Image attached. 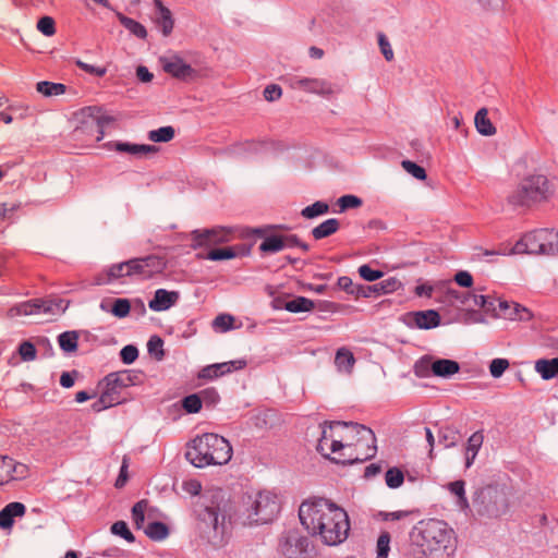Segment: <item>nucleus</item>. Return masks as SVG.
I'll return each instance as SVG.
<instances>
[{"label": "nucleus", "mask_w": 558, "mask_h": 558, "mask_svg": "<svg viewBox=\"0 0 558 558\" xmlns=\"http://www.w3.org/2000/svg\"><path fill=\"white\" fill-rule=\"evenodd\" d=\"M299 518L305 530L325 545H339L349 536L347 511L326 499L303 501L299 508Z\"/></svg>", "instance_id": "1"}, {"label": "nucleus", "mask_w": 558, "mask_h": 558, "mask_svg": "<svg viewBox=\"0 0 558 558\" xmlns=\"http://www.w3.org/2000/svg\"><path fill=\"white\" fill-rule=\"evenodd\" d=\"M413 558H450L457 548L454 531L437 519L422 520L410 532Z\"/></svg>", "instance_id": "2"}, {"label": "nucleus", "mask_w": 558, "mask_h": 558, "mask_svg": "<svg viewBox=\"0 0 558 558\" xmlns=\"http://www.w3.org/2000/svg\"><path fill=\"white\" fill-rule=\"evenodd\" d=\"M364 425L347 422L325 423L317 451L335 463L352 464L354 445Z\"/></svg>", "instance_id": "3"}, {"label": "nucleus", "mask_w": 558, "mask_h": 558, "mask_svg": "<svg viewBox=\"0 0 558 558\" xmlns=\"http://www.w3.org/2000/svg\"><path fill=\"white\" fill-rule=\"evenodd\" d=\"M185 457L196 468L222 465L231 460L232 447L222 436L206 433L192 440Z\"/></svg>", "instance_id": "4"}, {"label": "nucleus", "mask_w": 558, "mask_h": 558, "mask_svg": "<svg viewBox=\"0 0 558 558\" xmlns=\"http://www.w3.org/2000/svg\"><path fill=\"white\" fill-rule=\"evenodd\" d=\"M280 511V501L276 494L262 490L246 497L240 519L244 525L266 524L271 522Z\"/></svg>", "instance_id": "5"}, {"label": "nucleus", "mask_w": 558, "mask_h": 558, "mask_svg": "<svg viewBox=\"0 0 558 558\" xmlns=\"http://www.w3.org/2000/svg\"><path fill=\"white\" fill-rule=\"evenodd\" d=\"M511 254H558V231L539 229L524 234L512 247Z\"/></svg>", "instance_id": "6"}, {"label": "nucleus", "mask_w": 558, "mask_h": 558, "mask_svg": "<svg viewBox=\"0 0 558 558\" xmlns=\"http://www.w3.org/2000/svg\"><path fill=\"white\" fill-rule=\"evenodd\" d=\"M550 195L549 182L543 174H531L522 179L517 190L509 196L512 205L529 206L545 201Z\"/></svg>", "instance_id": "7"}, {"label": "nucleus", "mask_w": 558, "mask_h": 558, "mask_svg": "<svg viewBox=\"0 0 558 558\" xmlns=\"http://www.w3.org/2000/svg\"><path fill=\"white\" fill-rule=\"evenodd\" d=\"M196 527L199 535L214 545L222 542L226 532V515L218 505L204 506L196 510Z\"/></svg>", "instance_id": "8"}, {"label": "nucleus", "mask_w": 558, "mask_h": 558, "mask_svg": "<svg viewBox=\"0 0 558 558\" xmlns=\"http://www.w3.org/2000/svg\"><path fill=\"white\" fill-rule=\"evenodd\" d=\"M135 378L136 376L131 371L108 374L99 383L105 401L108 400L107 403H112L113 405L122 403L125 400L123 391L134 385Z\"/></svg>", "instance_id": "9"}, {"label": "nucleus", "mask_w": 558, "mask_h": 558, "mask_svg": "<svg viewBox=\"0 0 558 558\" xmlns=\"http://www.w3.org/2000/svg\"><path fill=\"white\" fill-rule=\"evenodd\" d=\"M292 89L303 90L305 93L316 94L324 98H331L341 93V87L325 78L291 76L287 80Z\"/></svg>", "instance_id": "10"}, {"label": "nucleus", "mask_w": 558, "mask_h": 558, "mask_svg": "<svg viewBox=\"0 0 558 558\" xmlns=\"http://www.w3.org/2000/svg\"><path fill=\"white\" fill-rule=\"evenodd\" d=\"M58 311L63 312L62 301H52L44 299H33L19 303L8 310L7 316L14 318L17 316H28L35 314H56Z\"/></svg>", "instance_id": "11"}, {"label": "nucleus", "mask_w": 558, "mask_h": 558, "mask_svg": "<svg viewBox=\"0 0 558 558\" xmlns=\"http://www.w3.org/2000/svg\"><path fill=\"white\" fill-rule=\"evenodd\" d=\"M131 276L142 280L150 279L163 272L167 260L159 255H147L144 257L131 258Z\"/></svg>", "instance_id": "12"}, {"label": "nucleus", "mask_w": 558, "mask_h": 558, "mask_svg": "<svg viewBox=\"0 0 558 558\" xmlns=\"http://www.w3.org/2000/svg\"><path fill=\"white\" fill-rule=\"evenodd\" d=\"M78 117H81V126L76 128L77 132L92 130L96 133V141L99 142L105 135V126L113 121L111 117L105 116L102 109L96 106L83 108Z\"/></svg>", "instance_id": "13"}, {"label": "nucleus", "mask_w": 558, "mask_h": 558, "mask_svg": "<svg viewBox=\"0 0 558 558\" xmlns=\"http://www.w3.org/2000/svg\"><path fill=\"white\" fill-rule=\"evenodd\" d=\"M279 550L287 558H305L310 539L295 530L284 532L279 538Z\"/></svg>", "instance_id": "14"}, {"label": "nucleus", "mask_w": 558, "mask_h": 558, "mask_svg": "<svg viewBox=\"0 0 558 558\" xmlns=\"http://www.w3.org/2000/svg\"><path fill=\"white\" fill-rule=\"evenodd\" d=\"M233 238V230L227 227H215L213 229L194 230L191 232L193 248L227 243Z\"/></svg>", "instance_id": "15"}, {"label": "nucleus", "mask_w": 558, "mask_h": 558, "mask_svg": "<svg viewBox=\"0 0 558 558\" xmlns=\"http://www.w3.org/2000/svg\"><path fill=\"white\" fill-rule=\"evenodd\" d=\"M159 62L166 73L178 80L189 82L198 76L197 70L193 69L178 54L161 57Z\"/></svg>", "instance_id": "16"}, {"label": "nucleus", "mask_w": 558, "mask_h": 558, "mask_svg": "<svg viewBox=\"0 0 558 558\" xmlns=\"http://www.w3.org/2000/svg\"><path fill=\"white\" fill-rule=\"evenodd\" d=\"M376 437L374 432L366 427L361 428V436L357 437L353 449L352 464L357 462H364L376 454Z\"/></svg>", "instance_id": "17"}, {"label": "nucleus", "mask_w": 558, "mask_h": 558, "mask_svg": "<svg viewBox=\"0 0 558 558\" xmlns=\"http://www.w3.org/2000/svg\"><path fill=\"white\" fill-rule=\"evenodd\" d=\"M28 475V466L22 462H16L8 456H0V485L10 481H19L26 478Z\"/></svg>", "instance_id": "18"}, {"label": "nucleus", "mask_w": 558, "mask_h": 558, "mask_svg": "<svg viewBox=\"0 0 558 558\" xmlns=\"http://www.w3.org/2000/svg\"><path fill=\"white\" fill-rule=\"evenodd\" d=\"M246 366L245 360H234L229 362L216 363L203 367L198 372L199 379L213 380L234 371L243 369Z\"/></svg>", "instance_id": "19"}, {"label": "nucleus", "mask_w": 558, "mask_h": 558, "mask_svg": "<svg viewBox=\"0 0 558 558\" xmlns=\"http://www.w3.org/2000/svg\"><path fill=\"white\" fill-rule=\"evenodd\" d=\"M282 226H268L255 230V233L264 236V241L259 244V251L263 253H277L283 250L280 234H267L269 230L282 229Z\"/></svg>", "instance_id": "20"}, {"label": "nucleus", "mask_w": 558, "mask_h": 558, "mask_svg": "<svg viewBox=\"0 0 558 558\" xmlns=\"http://www.w3.org/2000/svg\"><path fill=\"white\" fill-rule=\"evenodd\" d=\"M123 277H132L130 260L111 265L96 277V283L107 284Z\"/></svg>", "instance_id": "21"}, {"label": "nucleus", "mask_w": 558, "mask_h": 558, "mask_svg": "<svg viewBox=\"0 0 558 558\" xmlns=\"http://www.w3.org/2000/svg\"><path fill=\"white\" fill-rule=\"evenodd\" d=\"M179 300V293L177 291H167L165 289H158L155 292L154 298L149 301L148 306L155 312L167 311L173 306Z\"/></svg>", "instance_id": "22"}, {"label": "nucleus", "mask_w": 558, "mask_h": 558, "mask_svg": "<svg viewBox=\"0 0 558 558\" xmlns=\"http://www.w3.org/2000/svg\"><path fill=\"white\" fill-rule=\"evenodd\" d=\"M26 512V507L22 502H10L0 511V527L11 529L14 523V518L23 517Z\"/></svg>", "instance_id": "23"}, {"label": "nucleus", "mask_w": 558, "mask_h": 558, "mask_svg": "<svg viewBox=\"0 0 558 558\" xmlns=\"http://www.w3.org/2000/svg\"><path fill=\"white\" fill-rule=\"evenodd\" d=\"M414 325L420 329L435 328L440 324V316L434 310L411 313Z\"/></svg>", "instance_id": "24"}, {"label": "nucleus", "mask_w": 558, "mask_h": 558, "mask_svg": "<svg viewBox=\"0 0 558 558\" xmlns=\"http://www.w3.org/2000/svg\"><path fill=\"white\" fill-rule=\"evenodd\" d=\"M110 146H112L119 153H126L135 156L155 154L158 150V148L154 145L131 144L122 142L111 143Z\"/></svg>", "instance_id": "25"}, {"label": "nucleus", "mask_w": 558, "mask_h": 558, "mask_svg": "<svg viewBox=\"0 0 558 558\" xmlns=\"http://www.w3.org/2000/svg\"><path fill=\"white\" fill-rule=\"evenodd\" d=\"M432 367L433 376L444 378L451 377L460 371L459 363L448 359H436Z\"/></svg>", "instance_id": "26"}, {"label": "nucleus", "mask_w": 558, "mask_h": 558, "mask_svg": "<svg viewBox=\"0 0 558 558\" xmlns=\"http://www.w3.org/2000/svg\"><path fill=\"white\" fill-rule=\"evenodd\" d=\"M535 371L544 380H549L558 376V357L546 360L541 359L535 362Z\"/></svg>", "instance_id": "27"}, {"label": "nucleus", "mask_w": 558, "mask_h": 558, "mask_svg": "<svg viewBox=\"0 0 558 558\" xmlns=\"http://www.w3.org/2000/svg\"><path fill=\"white\" fill-rule=\"evenodd\" d=\"M335 364L339 372L351 374L355 364V357L347 348H340L336 353Z\"/></svg>", "instance_id": "28"}, {"label": "nucleus", "mask_w": 558, "mask_h": 558, "mask_svg": "<svg viewBox=\"0 0 558 558\" xmlns=\"http://www.w3.org/2000/svg\"><path fill=\"white\" fill-rule=\"evenodd\" d=\"M476 130L480 134L485 136H492L496 134V128L488 118V110L481 108L474 118Z\"/></svg>", "instance_id": "29"}, {"label": "nucleus", "mask_w": 558, "mask_h": 558, "mask_svg": "<svg viewBox=\"0 0 558 558\" xmlns=\"http://www.w3.org/2000/svg\"><path fill=\"white\" fill-rule=\"evenodd\" d=\"M340 228V222L336 218H330L318 225L312 230L315 240H322L336 233Z\"/></svg>", "instance_id": "30"}, {"label": "nucleus", "mask_w": 558, "mask_h": 558, "mask_svg": "<svg viewBox=\"0 0 558 558\" xmlns=\"http://www.w3.org/2000/svg\"><path fill=\"white\" fill-rule=\"evenodd\" d=\"M156 23L160 28L163 36H169L172 33L174 21L172 19L171 11L165 7L157 10Z\"/></svg>", "instance_id": "31"}, {"label": "nucleus", "mask_w": 558, "mask_h": 558, "mask_svg": "<svg viewBox=\"0 0 558 558\" xmlns=\"http://www.w3.org/2000/svg\"><path fill=\"white\" fill-rule=\"evenodd\" d=\"M283 308L291 313L310 312L314 308V302L304 296H296L292 300L286 301Z\"/></svg>", "instance_id": "32"}, {"label": "nucleus", "mask_w": 558, "mask_h": 558, "mask_svg": "<svg viewBox=\"0 0 558 558\" xmlns=\"http://www.w3.org/2000/svg\"><path fill=\"white\" fill-rule=\"evenodd\" d=\"M117 17H118L119 22L128 31H130V33H132L134 36H136L137 38H141V39H145L146 38L147 31L144 27V25H142L141 23H138L137 21H135V20H133L131 17H128V16L123 15L122 13H118Z\"/></svg>", "instance_id": "33"}, {"label": "nucleus", "mask_w": 558, "mask_h": 558, "mask_svg": "<svg viewBox=\"0 0 558 558\" xmlns=\"http://www.w3.org/2000/svg\"><path fill=\"white\" fill-rule=\"evenodd\" d=\"M36 90L46 97L59 96L65 93L66 86L61 83L41 81L37 83Z\"/></svg>", "instance_id": "34"}, {"label": "nucleus", "mask_w": 558, "mask_h": 558, "mask_svg": "<svg viewBox=\"0 0 558 558\" xmlns=\"http://www.w3.org/2000/svg\"><path fill=\"white\" fill-rule=\"evenodd\" d=\"M145 534L153 541H162L169 535L168 526L162 522H150L144 527Z\"/></svg>", "instance_id": "35"}, {"label": "nucleus", "mask_w": 558, "mask_h": 558, "mask_svg": "<svg viewBox=\"0 0 558 558\" xmlns=\"http://www.w3.org/2000/svg\"><path fill=\"white\" fill-rule=\"evenodd\" d=\"M435 357L432 355H424L418 359L414 364V374L420 378H426L433 375L432 365L435 363Z\"/></svg>", "instance_id": "36"}, {"label": "nucleus", "mask_w": 558, "mask_h": 558, "mask_svg": "<svg viewBox=\"0 0 558 558\" xmlns=\"http://www.w3.org/2000/svg\"><path fill=\"white\" fill-rule=\"evenodd\" d=\"M78 333L76 331H64L58 337L60 348L71 353L77 349Z\"/></svg>", "instance_id": "37"}, {"label": "nucleus", "mask_w": 558, "mask_h": 558, "mask_svg": "<svg viewBox=\"0 0 558 558\" xmlns=\"http://www.w3.org/2000/svg\"><path fill=\"white\" fill-rule=\"evenodd\" d=\"M500 307L505 311L512 310L511 313H505L506 316H508L511 319H518V320H530L532 318V313L526 307H523L517 303H514L512 306L508 305L507 303H500Z\"/></svg>", "instance_id": "38"}, {"label": "nucleus", "mask_w": 558, "mask_h": 558, "mask_svg": "<svg viewBox=\"0 0 558 558\" xmlns=\"http://www.w3.org/2000/svg\"><path fill=\"white\" fill-rule=\"evenodd\" d=\"M500 307L505 311L512 310L511 313H505L506 316H508L511 319H518V320H530L532 318V313L526 307H523L517 303H514L512 306L508 305L507 303H500Z\"/></svg>", "instance_id": "39"}, {"label": "nucleus", "mask_w": 558, "mask_h": 558, "mask_svg": "<svg viewBox=\"0 0 558 558\" xmlns=\"http://www.w3.org/2000/svg\"><path fill=\"white\" fill-rule=\"evenodd\" d=\"M464 486L465 483L463 481H454L448 484V489L458 497L457 504L463 510L469 508Z\"/></svg>", "instance_id": "40"}, {"label": "nucleus", "mask_w": 558, "mask_h": 558, "mask_svg": "<svg viewBox=\"0 0 558 558\" xmlns=\"http://www.w3.org/2000/svg\"><path fill=\"white\" fill-rule=\"evenodd\" d=\"M174 129L169 125L149 131L148 138L155 143H167L174 137Z\"/></svg>", "instance_id": "41"}, {"label": "nucleus", "mask_w": 558, "mask_h": 558, "mask_svg": "<svg viewBox=\"0 0 558 558\" xmlns=\"http://www.w3.org/2000/svg\"><path fill=\"white\" fill-rule=\"evenodd\" d=\"M391 289L387 288L385 282H379L374 286H356V296L369 298L373 294L389 293Z\"/></svg>", "instance_id": "42"}, {"label": "nucleus", "mask_w": 558, "mask_h": 558, "mask_svg": "<svg viewBox=\"0 0 558 558\" xmlns=\"http://www.w3.org/2000/svg\"><path fill=\"white\" fill-rule=\"evenodd\" d=\"M439 442L446 448L456 446L460 440V434L457 429L451 427H444L438 434Z\"/></svg>", "instance_id": "43"}, {"label": "nucleus", "mask_w": 558, "mask_h": 558, "mask_svg": "<svg viewBox=\"0 0 558 558\" xmlns=\"http://www.w3.org/2000/svg\"><path fill=\"white\" fill-rule=\"evenodd\" d=\"M329 206L327 203L317 201L314 204L306 206L302 209L301 215L306 219H312L317 216L328 213Z\"/></svg>", "instance_id": "44"}, {"label": "nucleus", "mask_w": 558, "mask_h": 558, "mask_svg": "<svg viewBox=\"0 0 558 558\" xmlns=\"http://www.w3.org/2000/svg\"><path fill=\"white\" fill-rule=\"evenodd\" d=\"M131 311V303L128 299H113L110 313L118 318L126 317Z\"/></svg>", "instance_id": "45"}, {"label": "nucleus", "mask_w": 558, "mask_h": 558, "mask_svg": "<svg viewBox=\"0 0 558 558\" xmlns=\"http://www.w3.org/2000/svg\"><path fill=\"white\" fill-rule=\"evenodd\" d=\"M148 506L146 500H140L132 508V520L136 526V529H144L145 522V510Z\"/></svg>", "instance_id": "46"}, {"label": "nucleus", "mask_w": 558, "mask_h": 558, "mask_svg": "<svg viewBox=\"0 0 558 558\" xmlns=\"http://www.w3.org/2000/svg\"><path fill=\"white\" fill-rule=\"evenodd\" d=\"M385 481L388 487L398 488L403 484V472L398 468H390L385 474Z\"/></svg>", "instance_id": "47"}, {"label": "nucleus", "mask_w": 558, "mask_h": 558, "mask_svg": "<svg viewBox=\"0 0 558 558\" xmlns=\"http://www.w3.org/2000/svg\"><path fill=\"white\" fill-rule=\"evenodd\" d=\"M233 325L234 317L229 314H220L213 322L214 329L221 332L232 329Z\"/></svg>", "instance_id": "48"}, {"label": "nucleus", "mask_w": 558, "mask_h": 558, "mask_svg": "<svg viewBox=\"0 0 558 558\" xmlns=\"http://www.w3.org/2000/svg\"><path fill=\"white\" fill-rule=\"evenodd\" d=\"M236 256V252L233 247L215 248L208 252L207 258L210 260H223L231 259Z\"/></svg>", "instance_id": "49"}, {"label": "nucleus", "mask_w": 558, "mask_h": 558, "mask_svg": "<svg viewBox=\"0 0 558 558\" xmlns=\"http://www.w3.org/2000/svg\"><path fill=\"white\" fill-rule=\"evenodd\" d=\"M182 407L187 413H197L202 409V399L198 393L190 395L182 401Z\"/></svg>", "instance_id": "50"}, {"label": "nucleus", "mask_w": 558, "mask_h": 558, "mask_svg": "<svg viewBox=\"0 0 558 558\" xmlns=\"http://www.w3.org/2000/svg\"><path fill=\"white\" fill-rule=\"evenodd\" d=\"M37 29L45 36H53L56 34V23L51 16H43L37 22Z\"/></svg>", "instance_id": "51"}, {"label": "nucleus", "mask_w": 558, "mask_h": 558, "mask_svg": "<svg viewBox=\"0 0 558 558\" xmlns=\"http://www.w3.org/2000/svg\"><path fill=\"white\" fill-rule=\"evenodd\" d=\"M111 532L123 537L129 543H133L135 541L134 535L131 533L128 524L124 521L114 522L111 526Z\"/></svg>", "instance_id": "52"}, {"label": "nucleus", "mask_w": 558, "mask_h": 558, "mask_svg": "<svg viewBox=\"0 0 558 558\" xmlns=\"http://www.w3.org/2000/svg\"><path fill=\"white\" fill-rule=\"evenodd\" d=\"M390 534L388 532L380 533L377 539V558H387L390 549Z\"/></svg>", "instance_id": "53"}, {"label": "nucleus", "mask_w": 558, "mask_h": 558, "mask_svg": "<svg viewBox=\"0 0 558 558\" xmlns=\"http://www.w3.org/2000/svg\"><path fill=\"white\" fill-rule=\"evenodd\" d=\"M402 168L413 175L417 180H424L426 178V171L423 167L416 165L415 162L411 160H403L402 161Z\"/></svg>", "instance_id": "54"}, {"label": "nucleus", "mask_w": 558, "mask_h": 558, "mask_svg": "<svg viewBox=\"0 0 558 558\" xmlns=\"http://www.w3.org/2000/svg\"><path fill=\"white\" fill-rule=\"evenodd\" d=\"M19 354L23 361H34L37 350L31 341H23L19 347Z\"/></svg>", "instance_id": "55"}, {"label": "nucleus", "mask_w": 558, "mask_h": 558, "mask_svg": "<svg viewBox=\"0 0 558 558\" xmlns=\"http://www.w3.org/2000/svg\"><path fill=\"white\" fill-rule=\"evenodd\" d=\"M281 240L283 248L298 246L303 252H307L310 250V246L306 243L300 241V239L295 234L281 235Z\"/></svg>", "instance_id": "56"}, {"label": "nucleus", "mask_w": 558, "mask_h": 558, "mask_svg": "<svg viewBox=\"0 0 558 558\" xmlns=\"http://www.w3.org/2000/svg\"><path fill=\"white\" fill-rule=\"evenodd\" d=\"M509 367V362L506 359H495L490 362L489 372L493 377H500L504 372Z\"/></svg>", "instance_id": "57"}, {"label": "nucleus", "mask_w": 558, "mask_h": 558, "mask_svg": "<svg viewBox=\"0 0 558 558\" xmlns=\"http://www.w3.org/2000/svg\"><path fill=\"white\" fill-rule=\"evenodd\" d=\"M338 205L341 210L357 208L362 205V199L355 195H343L338 199Z\"/></svg>", "instance_id": "58"}, {"label": "nucleus", "mask_w": 558, "mask_h": 558, "mask_svg": "<svg viewBox=\"0 0 558 558\" xmlns=\"http://www.w3.org/2000/svg\"><path fill=\"white\" fill-rule=\"evenodd\" d=\"M359 275L366 281H375L383 277L380 270H375L366 264L359 267Z\"/></svg>", "instance_id": "59"}, {"label": "nucleus", "mask_w": 558, "mask_h": 558, "mask_svg": "<svg viewBox=\"0 0 558 558\" xmlns=\"http://www.w3.org/2000/svg\"><path fill=\"white\" fill-rule=\"evenodd\" d=\"M162 345V340L159 337L154 336L149 339L147 343L148 352L155 354L157 360H161L163 357Z\"/></svg>", "instance_id": "60"}, {"label": "nucleus", "mask_w": 558, "mask_h": 558, "mask_svg": "<svg viewBox=\"0 0 558 558\" xmlns=\"http://www.w3.org/2000/svg\"><path fill=\"white\" fill-rule=\"evenodd\" d=\"M378 45L380 51L387 61H391L395 58L393 50L387 37L383 34H378Z\"/></svg>", "instance_id": "61"}, {"label": "nucleus", "mask_w": 558, "mask_h": 558, "mask_svg": "<svg viewBox=\"0 0 558 558\" xmlns=\"http://www.w3.org/2000/svg\"><path fill=\"white\" fill-rule=\"evenodd\" d=\"M138 356V350L136 347L134 345H125L121 351H120V357L122 360L123 363L125 364H132Z\"/></svg>", "instance_id": "62"}, {"label": "nucleus", "mask_w": 558, "mask_h": 558, "mask_svg": "<svg viewBox=\"0 0 558 558\" xmlns=\"http://www.w3.org/2000/svg\"><path fill=\"white\" fill-rule=\"evenodd\" d=\"M482 444H483V435L478 432L474 433L468 439V446H466L465 452H470V453L474 452V454H477V451L481 448Z\"/></svg>", "instance_id": "63"}, {"label": "nucleus", "mask_w": 558, "mask_h": 558, "mask_svg": "<svg viewBox=\"0 0 558 558\" xmlns=\"http://www.w3.org/2000/svg\"><path fill=\"white\" fill-rule=\"evenodd\" d=\"M263 94H264V98L267 101H275L281 97L282 89L277 84H270V85L266 86Z\"/></svg>", "instance_id": "64"}]
</instances>
